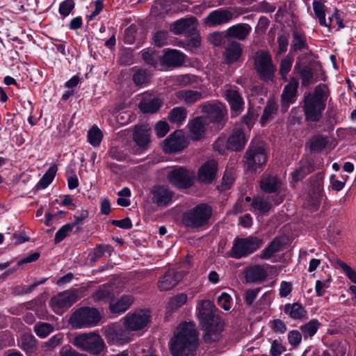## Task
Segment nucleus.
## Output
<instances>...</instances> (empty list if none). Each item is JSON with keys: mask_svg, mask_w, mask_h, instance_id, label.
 Instances as JSON below:
<instances>
[{"mask_svg": "<svg viewBox=\"0 0 356 356\" xmlns=\"http://www.w3.org/2000/svg\"><path fill=\"white\" fill-rule=\"evenodd\" d=\"M53 326L48 323H40L35 324L34 326V332L41 338L47 337L53 332Z\"/></svg>", "mask_w": 356, "mask_h": 356, "instance_id": "obj_52", "label": "nucleus"}, {"mask_svg": "<svg viewBox=\"0 0 356 356\" xmlns=\"http://www.w3.org/2000/svg\"><path fill=\"white\" fill-rule=\"evenodd\" d=\"M234 175L232 171L226 170L222 177V184L220 186L221 191L229 189L234 181Z\"/></svg>", "mask_w": 356, "mask_h": 356, "instance_id": "obj_59", "label": "nucleus"}, {"mask_svg": "<svg viewBox=\"0 0 356 356\" xmlns=\"http://www.w3.org/2000/svg\"><path fill=\"white\" fill-rule=\"evenodd\" d=\"M149 321L148 311L140 310L123 318L124 327L127 330L138 331L143 329Z\"/></svg>", "mask_w": 356, "mask_h": 356, "instance_id": "obj_15", "label": "nucleus"}, {"mask_svg": "<svg viewBox=\"0 0 356 356\" xmlns=\"http://www.w3.org/2000/svg\"><path fill=\"white\" fill-rule=\"evenodd\" d=\"M323 179L324 175L318 173L312 179V186L306 197L305 206L312 211H316L323 197Z\"/></svg>", "mask_w": 356, "mask_h": 356, "instance_id": "obj_10", "label": "nucleus"}, {"mask_svg": "<svg viewBox=\"0 0 356 356\" xmlns=\"http://www.w3.org/2000/svg\"><path fill=\"white\" fill-rule=\"evenodd\" d=\"M119 62L124 65H131L134 62L132 51L130 49H124L120 54Z\"/></svg>", "mask_w": 356, "mask_h": 356, "instance_id": "obj_63", "label": "nucleus"}, {"mask_svg": "<svg viewBox=\"0 0 356 356\" xmlns=\"http://www.w3.org/2000/svg\"><path fill=\"white\" fill-rule=\"evenodd\" d=\"M241 13L236 14L227 8H219L209 13L203 19V24L208 27H218L229 23L233 19L238 17Z\"/></svg>", "mask_w": 356, "mask_h": 356, "instance_id": "obj_11", "label": "nucleus"}, {"mask_svg": "<svg viewBox=\"0 0 356 356\" xmlns=\"http://www.w3.org/2000/svg\"><path fill=\"white\" fill-rule=\"evenodd\" d=\"M74 228V225L72 224H65L62 226L56 233L54 241L56 243H58L64 240L69 234L70 232H72Z\"/></svg>", "mask_w": 356, "mask_h": 356, "instance_id": "obj_56", "label": "nucleus"}, {"mask_svg": "<svg viewBox=\"0 0 356 356\" xmlns=\"http://www.w3.org/2000/svg\"><path fill=\"white\" fill-rule=\"evenodd\" d=\"M189 129L194 140H200L205 131L204 124L201 118L193 119L189 124Z\"/></svg>", "mask_w": 356, "mask_h": 356, "instance_id": "obj_38", "label": "nucleus"}, {"mask_svg": "<svg viewBox=\"0 0 356 356\" xmlns=\"http://www.w3.org/2000/svg\"><path fill=\"white\" fill-rule=\"evenodd\" d=\"M314 170V167L307 159H302L298 167L291 173L293 180L298 181Z\"/></svg>", "mask_w": 356, "mask_h": 356, "instance_id": "obj_34", "label": "nucleus"}, {"mask_svg": "<svg viewBox=\"0 0 356 356\" xmlns=\"http://www.w3.org/2000/svg\"><path fill=\"white\" fill-rule=\"evenodd\" d=\"M254 67L259 78L266 83L273 82L276 66L273 63L270 54L260 50L254 56Z\"/></svg>", "mask_w": 356, "mask_h": 356, "instance_id": "obj_7", "label": "nucleus"}, {"mask_svg": "<svg viewBox=\"0 0 356 356\" xmlns=\"http://www.w3.org/2000/svg\"><path fill=\"white\" fill-rule=\"evenodd\" d=\"M293 64V58L287 56L281 61L280 66V74L283 80H287V74L290 72Z\"/></svg>", "mask_w": 356, "mask_h": 356, "instance_id": "obj_53", "label": "nucleus"}, {"mask_svg": "<svg viewBox=\"0 0 356 356\" xmlns=\"http://www.w3.org/2000/svg\"><path fill=\"white\" fill-rule=\"evenodd\" d=\"M197 24V19L194 17L181 18L175 22L170 26L171 31L176 35L190 31L194 29Z\"/></svg>", "mask_w": 356, "mask_h": 356, "instance_id": "obj_29", "label": "nucleus"}, {"mask_svg": "<svg viewBox=\"0 0 356 356\" xmlns=\"http://www.w3.org/2000/svg\"><path fill=\"white\" fill-rule=\"evenodd\" d=\"M302 116L300 108L295 107L292 108L289 118V121L291 124H300L302 122Z\"/></svg>", "mask_w": 356, "mask_h": 356, "instance_id": "obj_62", "label": "nucleus"}, {"mask_svg": "<svg viewBox=\"0 0 356 356\" xmlns=\"http://www.w3.org/2000/svg\"><path fill=\"white\" fill-rule=\"evenodd\" d=\"M251 26L246 23H239L229 27L226 31L228 38L244 40L251 32Z\"/></svg>", "mask_w": 356, "mask_h": 356, "instance_id": "obj_26", "label": "nucleus"}, {"mask_svg": "<svg viewBox=\"0 0 356 356\" xmlns=\"http://www.w3.org/2000/svg\"><path fill=\"white\" fill-rule=\"evenodd\" d=\"M198 346L197 331L191 322L180 323L170 341L173 356H197Z\"/></svg>", "mask_w": 356, "mask_h": 356, "instance_id": "obj_1", "label": "nucleus"}, {"mask_svg": "<svg viewBox=\"0 0 356 356\" xmlns=\"http://www.w3.org/2000/svg\"><path fill=\"white\" fill-rule=\"evenodd\" d=\"M79 293V289L66 290L60 292L51 298L49 306L54 313L62 315L80 299Z\"/></svg>", "mask_w": 356, "mask_h": 356, "instance_id": "obj_8", "label": "nucleus"}, {"mask_svg": "<svg viewBox=\"0 0 356 356\" xmlns=\"http://www.w3.org/2000/svg\"><path fill=\"white\" fill-rule=\"evenodd\" d=\"M243 50L241 44L234 40H229L225 47V60L227 64H232L240 60Z\"/></svg>", "mask_w": 356, "mask_h": 356, "instance_id": "obj_21", "label": "nucleus"}, {"mask_svg": "<svg viewBox=\"0 0 356 356\" xmlns=\"http://www.w3.org/2000/svg\"><path fill=\"white\" fill-rule=\"evenodd\" d=\"M252 207L261 213H266L271 209V204L269 201L261 197L254 198L252 203Z\"/></svg>", "mask_w": 356, "mask_h": 356, "instance_id": "obj_51", "label": "nucleus"}, {"mask_svg": "<svg viewBox=\"0 0 356 356\" xmlns=\"http://www.w3.org/2000/svg\"><path fill=\"white\" fill-rule=\"evenodd\" d=\"M175 97L188 105H192L203 98L201 92L193 90H179L175 92Z\"/></svg>", "mask_w": 356, "mask_h": 356, "instance_id": "obj_31", "label": "nucleus"}, {"mask_svg": "<svg viewBox=\"0 0 356 356\" xmlns=\"http://www.w3.org/2000/svg\"><path fill=\"white\" fill-rule=\"evenodd\" d=\"M187 147V142L181 131L170 134L163 142V149L165 153H175Z\"/></svg>", "mask_w": 356, "mask_h": 356, "instance_id": "obj_18", "label": "nucleus"}, {"mask_svg": "<svg viewBox=\"0 0 356 356\" xmlns=\"http://www.w3.org/2000/svg\"><path fill=\"white\" fill-rule=\"evenodd\" d=\"M163 65L166 66L177 67L184 62V54L176 49H168L161 59Z\"/></svg>", "mask_w": 356, "mask_h": 356, "instance_id": "obj_28", "label": "nucleus"}, {"mask_svg": "<svg viewBox=\"0 0 356 356\" xmlns=\"http://www.w3.org/2000/svg\"><path fill=\"white\" fill-rule=\"evenodd\" d=\"M328 140L326 137L322 136H314L310 140V149L312 152H321L327 145Z\"/></svg>", "mask_w": 356, "mask_h": 356, "instance_id": "obj_47", "label": "nucleus"}, {"mask_svg": "<svg viewBox=\"0 0 356 356\" xmlns=\"http://www.w3.org/2000/svg\"><path fill=\"white\" fill-rule=\"evenodd\" d=\"M74 0H65L59 6L58 12L62 18L67 17L74 8Z\"/></svg>", "mask_w": 356, "mask_h": 356, "instance_id": "obj_57", "label": "nucleus"}, {"mask_svg": "<svg viewBox=\"0 0 356 356\" xmlns=\"http://www.w3.org/2000/svg\"><path fill=\"white\" fill-rule=\"evenodd\" d=\"M197 310V316L205 330L204 335L205 342L211 343L217 341L219 339L222 324L214 315V305L210 300H203L198 304Z\"/></svg>", "mask_w": 356, "mask_h": 356, "instance_id": "obj_2", "label": "nucleus"}, {"mask_svg": "<svg viewBox=\"0 0 356 356\" xmlns=\"http://www.w3.org/2000/svg\"><path fill=\"white\" fill-rule=\"evenodd\" d=\"M133 140L140 150L147 149L150 143V129L148 125H136L133 130Z\"/></svg>", "mask_w": 356, "mask_h": 356, "instance_id": "obj_19", "label": "nucleus"}, {"mask_svg": "<svg viewBox=\"0 0 356 356\" xmlns=\"http://www.w3.org/2000/svg\"><path fill=\"white\" fill-rule=\"evenodd\" d=\"M142 58L146 64L156 67L160 60V56L153 51L147 49L142 51Z\"/></svg>", "mask_w": 356, "mask_h": 356, "instance_id": "obj_55", "label": "nucleus"}, {"mask_svg": "<svg viewBox=\"0 0 356 356\" xmlns=\"http://www.w3.org/2000/svg\"><path fill=\"white\" fill-rule=\"evenodd\" d=\"M101 319L102 315L96 308L82 307L72 314L69 323L76 329L90 328L97 326Z\"/></svg>", "mask_w": 356, "mask_h": 356, "instance_id": "obj_5", "label": "nucleus"}, {"mask_svg": "<svg viewBox=\"0 0 356 356\" xmlns=\"http://www.w3.org/2000/svg\"><path fill=\"white\" fill-rule=\"evenodd\" d=\"M225 97L234 115H238L243 109L244 102L238 91L234 88L225 90Z\"/></svg>", "mask_w": 356, "mask_h": 356, "instance_id": "obj_24", "label": "nucleus"}, {"mask_svg": "<svg viewBox=\"0 0 356 356\" xmlns=\"http://www.w3.org/2000/svg\"><path fill=\"white\" fill-rule=\"evenodd\" d=\"M285 350L286 348L279 340L275 339L273 341L270 350L273 356H280Z\"/></svg>", "mask_w": 356, "mask_h": 356, "instance_id": "obj_64", "label": "nucleus"}, {"mask_svg": "<svg viewBox=\"0 0 356 356\" xmlns=\"http://www.w3.org/2000/svg\"><path fill=\"white\" fill-rule=\"evenodd\" d=\"M21 348L27 353H33L35 350V341L34 337L30 335H23L22 337Z\"/></svg>", "mask_w": 356, "mask_h": 356, "instance_id": "obj_54", "label": "nucleus"}, {"mask_svg": "<svg viewBox=\"0 0 356 356\" xmlns=\"http://www.w3.org/2000/svg\"><path fill=\"white\" fill-rule=\"evenodd\" d=\"M245 166L248 170H255L257 166L264 165L267 161L265 149L259 145L251 143L245 154Z\"/></svg>", "mask_w": 356, "mask_h": 356, "instance_id": "obj_12", "label": "nucleus"}, {"mask_svg": "<svg viewBox=\"0 0 356 356\" xmlns=\"http://www.w3.org/2000/svg\"><path fill=\"white\" fill-rule=\"evenodd\" d=\"M281 186V180L275 176L264 175L260 181V187L262 191L268 193L277 191Z\"/></svg>", "mask_w": 356, "mask_h": 356, "instance_id": "obj_32", "label": "nucleus"}, {"mask_svg": "<svg viewBox=\"0 0 356 356\" xmlns=\"http://www.w3.org/2000/svg\"><path fill=\"white\" fill-rule=\"evenodd\" d=\"M312 5L315 16L319 24L323 26L330 27L331 22L327 24L325 19V6L318 1H314Z\"/></svg>", "mask_w": 356, "mask_h": 356, "instance_id": "obj_40", "label": "nucleus"}, {"mask_svg": "<svg viewBox=\"0 0 356 356\" xmlns=\"http://www.w3.org/2000/svg\"><path fill=\"white\" fill-rule=\"evenodd\" d=\"M232 298L226 292H222L220 296L218 298L217 302L218 305L225 309L229 311L231 309Z\"/></svg>", "mask_w": 356, "mask_h": 356, "instance_id": "obj_58", "label": "nucleus"}, {"mask_svg": "<svg viewBox=\"0 0 356 356\" xmlns=\"http://www.w3.org/2000/svg\"><path fill=\"white\" fill-rule=\"evenodd\" d=\"M282 247V243L280 240L274 239L270 244L266 248L261 254V259H269L275 253L279 252Z\"/></svg>", "mask_w": 356, "mask_h": 356, "instance_id": "obj_50", "label": "nucleus"}, {"mask_svg": "<svg viewBox=\"0 0 356 356\" xmlns=\"http://www.w3.org/2000/svg\"><path fill=\"white\" fill-rule=\"evenodd\" d=\"M211 214L212 210L209 206L200 204L183 214L182 222L186 227L200 229L208 223Z\"/></svg>", "mask_w": 356, "mask_h": 356, "instance_id": "obj_6", "label": "nucleus"}, {"mask_svg": "<svg viewBox=\"0 0 356 356\" xmlns=\"http://www.w3.org/2000/svg\"><path fill=\"white\" fill-rule=\"evenodd\" d=\"M133 81L136 86H142L149 81L151 74L147 70L133 68Z\"/></svg>", "mask_w": 356, "mask_h": 356, "instance_id": "obj_44", "label": "nucleus"}, {"mask_svg": "<svg viewBox=\"0 0 356 356\" xmlns=\"http://www.w3.org/2000/svg\"><path fill=\"white\" fill-rule=\"evenodd\" d=\"M153 202L158 206H166L171 202L173 192L165 186H156L152 190Z\"/></svg>", "mask_w": 356, "mask_h": 356, "instance_id": "obj_20", "label": "nucleus"}, {"mask_svg": "<svg viewBox=\"0 0 356 356\" xmlns=\"http://www.w3.org/2000/svg\"><path fill=\"white\" fill-rule=\"evenodd\" d=\"M153 40L157 47H162L168 44V32L165 31H157L153 36Z\"/></svg>", "mask_w": 356, "mask_h": 356, "instance_id": "obj_61", "label": "nucleus"}, {"mask_svg": "<svg viewBox=\"0 0 356 356\" xmlns=\"http://www.w3.org/2000/svg\"><path fill=\"white\" fill-rule=\"evenodd\" d=\"M162 105V102L159 98H143L140 104L139 108L143 113H154L159 111Z\"/></svg>", "mask_w": 356, "mask_h": 356, "instance_id": "obj_33", "label": "nucleus"}, {"mask_svg": "<svg viewBox=\"0 0 356 356\" xmlns=\"http://www.w3.org/2000/svg\"><path fill=\"white\" fill-rule=\"evenodd\" d=\"M188 296L184 293H181L171 297L168 303V307L171 310H176L183 306L187 302Z\"/></svg>", "mask_w": 356, "mask_h": 356, "instance_id": "obj_46", "label": "nucleus"}, {"mask_svg": "<svg viewBox=\"0 0 356 356\" xmlns=\"http://www.w3.org/2000/svg\"><path fill=\"white\" fill-rule=\"evenodd\" d=\"M266 277V270L260 265L249 267L245 271V280L249 283H261Z\"/></svg>", "mask_w": 356, "mask_h": 356, "instance_id": "obj_27", "label": "nucleus"}, {"mask_svg": "<svg viewBox=\"0 0 356 356\" xmlns=\"http://www.w3.org/2000/svg\"><path fill=\"white\" fill-rule=\"evenodd\" d=\"M104 334L107 340L113 343L123 344L129 341V333L120 325L111 324L104 329Z\"/></svg>", "mask_w": 356, "mask_h": 356, "instance_id": "obj_16", "label": "nucleus"}, {"mask_svg": "<svg viewBox=\"0 0 356 356\" xmlns=\"http://www.w3.org/2000/svg\"><path fill=\"white\" fill-rule=\"evenodd\" d=\"M102 137V133L97 127L94 126L88 131V140L93 147H98L100 145Z\"/></svg>", "mask_w": 356, "mask_h": 356, "instance_id": "obj_48", "label": "nucleus"}, {"mask_svg": "<svg viewBox=\"0 0 356 356\" xmlns=\"http://www.w3.org/2000/svg\"><path fill=\"white\" fill-rule=\"evenodd\" d=\"M167 177L170 184L179 188H187L193 184V174L181 167L168 171Z\"/></svg>", "mask_w": 356, "mask_h": 356, "instance_id": "obj_13", "label": "nucleus"}, {"mask_svg": "<svg viewBox=\"0 0 356 356\" xmlns=\"http://www.w3.org/2000/svg\"><path fill=\"white\" fill-rule=\"evenodd\" d=\"M247 142V138L242 129H234L227 140V147L234 151L242 149Z\"/></svg>", "mask_w": 356, "mask_h": 356, "instance_id": "obj_30", "label": "nucleus"}, {"mask_svg": "<svg viewBox=\"0 0 356 356\" xmlns=\"http://www.w3.org/2000/svg\"><path fill=\"white\" fill-rule=\"evenodd\" d=\"M113 250L110 245H97L90 252L88 253V260L90 264H95L100 258H102L106 252L109 255Z\"/></svg>", "mask_w": 356, "mask_h": 356, "instance_id": "obj_36", "label": "nucleus"}, {"mask_svg": "<svg viewBox=\"0 0 356 356\" xmlns=\"http://www.w3.org/2000/svg\"><path fill=\"white\" fill-rule=\"evenodd\" d=\"M327 96V88L325 86H317L312 92L305 94L302 108L307 122H318L321 120Z\"/></svg>", "mask_w": 356, "mask_h": 356, "instance_id": "obj_3", "label": "nucleus"}, {"mask_svg": "<svg viewBox=\"0 0 356 356\" xmlns=\"http://www.w3.org/2000/svg\"><path fill=\"white\" fill-rule=\"evenodd\" d=\"M182 275L174 270H168L160 277L158 288L160 291H168L174 288L181 280Z\"/></svg>", "mask_w": 356, "mask_h": 356, "instance_id": "obj_22", "label": "nucleus"}, {"mask_svg": "<svg viewBox=\"0 0 356 356\" xmlns=\"http://www.w3.org/2000/svg\"><path fill=\"white\" fill-rule=\"evenodd\" d=\"M307 47L305 35L299 31H293L291 49L298 51L306 49Z\"/></svg>", "mask_w": 356, "mask_h": 356, "instance_id": "obj_42", "label": "nucleus"}, {"mask_svg": "<svg viewBox=\"0 0 356 356\" xmlns=\"http://www.w3.org/2000/svg\"><path fill=\"white\" fill-rule=\"evenodd\" d=\"M284 312L293 319H299L305 316V310L298 303L296 302L292 305L287 304L284 307Z\"/></svg>", "mask_w": 356, "mask_h": 356, "instance_id": "obj_41", "label": "nucleus"}, {"mask_svg": "<svg viewBox=\"0 0 356 356\" xmlns=\"http://www.w3.org/2000/svg\"><path fill=\"white\" fill-rule=\"evenodd\" d=\"M201 111L207 118L213 123H221L225 120L226 109L225 106L216 102H207L199 106Z\"/></svg>", "mask_w": 356, "mask_h": 356, "instance_id": "obj_14", "label": "nucleus"}, {"mask_svg": "<svg viewBox=\"0 0 356 356\" xmlns=\"http://www.w3.org/2000/svg\"><path fill=\"white\" fill-rule=\"evenodd\" d=\"M71 343L77 348L95 356L100 355L106 348L104 339L96 332L77 334Z\"/></svg>", "mask_w": 356, "mask_h": 356, "instance_id": "obj_4", "label": "nucleus"}, {"mask_svg": "<svg viewBox=\"0 0 356 356\" xmlns=\"http://www.w3.org/2000/svg\"><path fill=\"white\" fill-rule=\"evenodd\" d=\"M337 263L351 282L356 284V272L343 261L337 260Z\"/></svg>", "mask_w": 356, "mask_h": 356, "instance_id": "obj_60", "label": "nucleus"}, {"mask_svg": "<svg viewBox=\"0 0 356 356\" xmlns=\"http://www.w3.org/2000/svg\"><path fill=\"white\" fill-rule=\"evenodd\" d=\"M277 110V106L276 104L272 101L268 102L261 118V124L264 125L271 120L276 113Z\"/></svg>", "mask_w": 356, "mask_h": 356, "instance_id": "obj_49", "label": "nucleus"}, {"mask_svg": "<svg viewBox=\"0 0 356 356\" xmlns=\"http://www.w3.org/2000/svg\"><path fill=\"white\" fill-rule=\"evenodd\" d=\"M187 116L186 110L181 106L172 108L168 113L170 122L180 125L185 121Z\"/></svg>", "mask_w": 356, "mask_h": 356, "instance_id": "obj_39", "label": "nucleus"}, {"mask_svg": "<svg viewBox=\"0 0 356 356\" xmlns=\"http://www.w3.org/2000/svg\"><path fill=\"white\" fill-rule=\"evenodd\" d=\"M262 243L261 239L254 236L236 238L231 250V257L237 259L246 257L259 249Z\"/></svg>", "mask_w": 356, "mask_h": 356, "instance_id": "obj_9", "label": "nucleus"}, {"mask_svg": "<svg viewBox=\"0 0 356 356\" xmlns=\"http://www.w3.org/2000/svg\"><path fill=\"white\" fill-rule=\"evenodd\" d=\"M134 298L131 295H123L116 302L109 305V311L115 315H120L127 312L134 302Z\"/></svg>", "mask_w": 356, "mask_h": 356, "instance_id": "obj_25", "label": "nucleus"}, {"mask_svg": "<svg viewBox=\"0 0 356 356\" xmlns=\"http://www.w3.org/2000/svg\"><path fill=\"white\" fill-rule=\"evenodd\" d=\"M115 294L111 287L106 284L100 286L92 295L95 301L108 302L113 299Z\"/></svg>", "mask_w": 356, "mask_h": 356, "instance_id": "obj_37", "label": "nucleus"}, {"mask_svg": "<svg viewBox=\"0 0 356 356\" xmlns=\"http://www.w3.org/2000/svg\"><path fill=\"white\" fill-rule=\"evenodd\" d=\"M218 163L215 160H209L202 165L198 170V179L200 182L209 184L216 177Z\"/></svg>", "mask_w": 356, "mask_h": 356, "instance_id": "obj_23", "label": "nucleus"}, {"mask_svg": "<svg viewBox=\"0 0 356 356\" xmlns=\"http://www.w3.org/2000/svg\"><path fill=\"white\" fill-rule=\"evenodd\" d=\"M56 172V165L51 166L37 184V188H47L54 180Z\"/></svg>", "mask_w": 356, "mask_h": 356, "instance_id": "obj_43", "label": "nucleus"}, {"mask_svg": "<svg viewBox=\"0 0 356 356\" xmlns=\"http://www.w3.org/2000/svg\"><path fill=\"white\" fill-rule=\"evenodd\" d=\"M319 325V322L316 319H313L302 325L300 327V330L305 338L312 337L316 333Z\"/></svg>", "mask_w": 356, "mask_h": 356, "instance_id": "obj_45", "label": "nucleus"}, {"mask_svg": "<svg viewBox=\"0 0 356 356\" xmlns=\"http://www.w3.org/2000/svg\"><path fill=\"white\" fill-rule=\"evenodd\" d=\"M294 70L297 71L300 75L302 86H307L313 83L314 73L310 67L305 65L301 67L300 62H297Z\"/></svg>", "mask_w": 356, "mask_h": 356, "instance_id": "obj_35", "label": "nucleus"}, {"mask_svg": "<svg viewBox=\"0 0 356 356\" xmlns=\"http://www.w3.org/2000/svg\"><path fill=\"white\" fill-rule=\"evenodd\" d=\"M299 83L296 78H291L281 95L282 111L286 112L291 104L296 102Z\"/></svg>", "mask_w": 356, "mask_h": 356, "instance_id": "obj_17", "label": "nucleus"}]
</instances>
